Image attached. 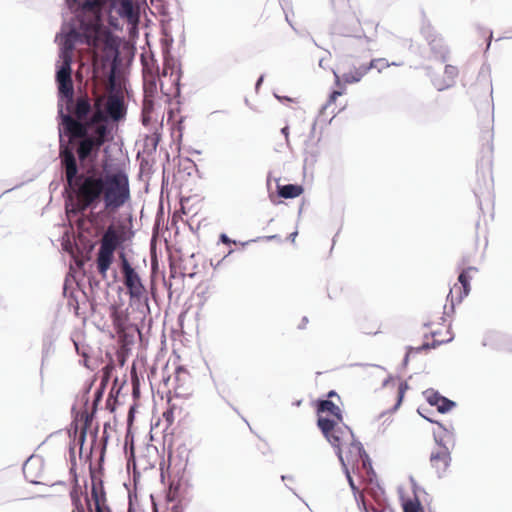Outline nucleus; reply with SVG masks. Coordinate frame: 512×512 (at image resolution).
I'll list each match as a JSON object with an SVG mask.
<instances>
[{"label": "nucleus", "mask_w": 512, "mask_h": 512, "mask_svg": "<svg viewBox=\"0 0 512 512\" xmlns=\"http://www.w3.org/2000/svg\"><path fill=\"white\" fill-rule=\"evenodd\" d=\"M142 66L143 92L141 120L144 126L158 122L155 111L154 98L157 94V83L159 80L161 92L169 99L180 94L181 70L173 58H165L163 69L159 74V68L150 49H144L140 55Z\"/></svg>", "instance_id": "f257e3e1"}, {"label": "nucleus", "mask_w": 512, "mask_h": 512, "mask_svg": "<svg viewBox=\"0 0 512 512\" xmlns=\"http://www.w3.org/2000/svg\"><path fill=\"white\" fill-rule=\"evenodd\" d=\"M114 326L117 330L121 347L115 353V358H111L109 364L105 367V377L114 378L109 397L107 399V408L115 413L118 408H123L126 404L127 392L124 391L126 384V370L124 364L128 353L127 348V319L122 312H114Z\"/></svg>", "instance_id": "f03ea898"}, {"label": "nucleus", "mask_w": 512, "mask_h": 512, "mask_svg": "<svg viewBox=\"0 0 512 512\" xmlns=\"http://www.w3.org/2000/svg\"><path fill=\"white\" fill-rule=\"evenodd\" d=\"M424 325L429 329V334L432 341L429 342V337L427 334H425L426 340L420 346L408 347L405 360L414 354L430 349H435L442 344L452 341L453 334L451 332L450 324L444 317V313L437 312V316L435 317L432 314H428Z\"/></svg>", "instance_id": "7ed1b4c3"}, {"label": "nucleus", "mask_w": 512, "mask_h": 512, "mask_svg": "<svg viewBox=\"0 0 512 512\" xmlns=\"http://www.w3.org/2000/svg\"><path fill=\"white\" fill-rule=\"evenodd\" d=\"M317 425L327 441L336 449L341 463H344V446H347L355 437L352 430L342 422L329 420L328 417L319 416Z\"/></svg>", "instance_id": "20e7f679"}, {"label": "nucleus", "mask_w": 512, "mask_h": 512, "mask_svg": "<svg viewBox=\"0 0 512 512\" xmlns=\"http://www.w3.org/2000/svg\"><path fill=\"white\" fill-rule=\"evenodd\" d=\"M70 498L73 505L72 512H93L91 500L87 493L82 491L80 486L76 485L72 488ZM91 498L94 503L95 512H110L108 507L105 506L102 483L96 482L94 478H92L91 484Z\"/></svg>", "instance_id": "39448f33"}, {"label": "nucleus", "mask_w": 512, "mask_h": 512, "mask_svg": "<svg viewBox=\"0 0 512 512\" xmlns=\"http://www.w3.org/2000/svg\"><path fill=\"white\" fill-rule=\"evenodd\" d=\"M71 188L76 194L77 209L84 211L101 196L104 189L103 178L81 175Z\"/></svg>", "instance_id": "423d86ee"}, {"label": "nucleus", "mask_w": 512, "mask_h": 512, "mask_svg": "<svg viewBox=\"0 0 512 512\" xmlns=\"http://www.w3.org/2000/svg\"><path fill=\"white\" fill-rule=\"evenodd\" d=\"M104 119L103 113L100 109H97L89 124L91 134L85 137L78 147L77 152L80 160H85L94 148H99L105 142L108 131L106 125L103 124Z\"/></svg>", "instance_id": "0eeeda50"}, {"label": "nucleus", "mask_w": 512, "mask_h": 512, "mask_svg": "<svg viewBox=\"0 0 512 512\" xmlns=\"http://www.w3.org/2000/svg\"><path fill=\"white\" fill-rule=\"evenodd\" d=\"M103 194L107 208L121 206L128 196V182L124 176L117 174L107 175L103 178Z\"/></svg>", "instance_id": "6e6552de"}, {"label": "nucleus", "mask_w": 512, "mask_h": 512, "mask_svg": "<svg viewBox=\"0 0 512 512\" xmlns=\"http://www.w3.org/2000/svg\"><path fill=\"white\" fill-rule=\"evenodd\" d=\"M122 241V234L114 227L110 226L101 239V246L97 257L98 271L105 275L109 269L116 248Z\"/></svg>", "instance_id": "1a4fd4ad"}, {"label": "nucleus", "mask_w": 512, "mask_h": 512, "mask_svg": "<svg viewBox=\"0 0 512 512\" xmlns=\"http://www.w3.org/2000/svg\"><path fill=\"white\" fill-rule=\"evenodd\" d=\"M198 272V262L196 260L195 254H191L188 256H179L178 258L171 256L170 257V276L167 281H164L166 288L171 294L172 289V279L176 277H194Z\"/></svg>", "instance_id": "9d476101"}, {"label": "nucleus", "mask_w": 512, "mask_h": 512, "mask_svg": "<svg viewBox=\"0 0 512 512\" xmlns=\"http://www.w3.org/2000/svg\"><path fill=\"white\" fill-rule=\"evenodd\" d=\"M369 72V67L364 64H353L349 71L343 72L341 76L337 73L335 75V84L339 88V90L333 91L328 99L327 106L335 103L337 98L344 93V85L345 84H353L361 81V79Z\"/></svg>", "instance_id": "9b49d317"}, {"label": "nucleus", "mask_w": 512, "mask_h": 512, "mask_svg": "<svg viewBox=\"0 0 512 512\" xmlns=\"http://www.w3.org/2000/svg\"><path fill=\"white\" fill-rule=\"evenodd\" d=\"M343 457H344V463H341V464L345 468L347 478H348L351 488L353 490H356V487H355L354 482L349 474L347 467L349 465L355 466L359 462L362 463V466L364 468H366L367 465H369V467H371L368 455L366 454L361 442L356 440L354 437L353 441H351L347 446H344Z\"/></svg>", "instance_id": "f8f14e48"}, {"label": "nucleus", "mask_w": 512, "mask_h": 512, "mask_svg": "<svg viewBox=\"0 0 512 512\" xmlns=\"http://www.w3.org/2000/svg\"><path fill=\"white\" fill-rule=\"evenodd\" d=\"M477 269L475 267H468L463 269L458 277L459 284H454V286L450 289L447 298L450 299L452 306L455 302L460 303L470 292V279L471 272H476Z\"/></svg>", "instance_id": "ddd939ff"}, {"label": "nucleus", "mask_w": 512, "mask_h": 512, "mask_svg": "<svg viewBox=\"0 0 512 512\" xmlns=\"http://www.w3.org/2000/svg\"><path fill=\"white\" fill-rule=\"evenodd\" d=\"M105 119L103 122L107 119V117H110L114 121H118L125 116L126 108L124 105V99L122 95H119L118 93L111 92L105 103V113L100 110Z\"/></svg>", "instance_id": "4468645a"}, {"label": "nucleus", "mask_w": 512, "mask_h": 512, "mask_svg": "<svg viewBox=\"0 0 512 512\" xmlns=\"http://www.w3.org/2000/svg\"><path fill=\"white\" fill-rule=\"evenodd\" d=\"M71 64L72 62H70L69 57H67L66 60L62 61V64L56 74L59 92L66 97H71L73 95Z\"/></svg>", "instance_id": "2eb2a0df"}, {"label": "nucleus", "mask_w": 512, "mask_h": 512, "mask_svg": "<svg viewBox=\"0 0 512 512\" xmlns=\"http://www.w3.org/2000/svg\"><path fill=\"white\" fill-rule=\"evenodd\" d=\"M451 455L446 446L439 445L430 454V465L438 476H442L450 466Z\"/></svg>", "instance_id": "dca6fc26"}, {"label": "nucleus", "mask_w": 512, "mask_h": 512, "mask_svg": "<svg viewBox=\"0 0 512 512\" xmlns=\"http://www.w3.org/2000/svg\"><path fill=\"white\" fill-rule=\"evenodd\" d=\"M60 157H61L62 165L65 168V175H66L67 183L70 187H72L73 184L75 183V181H77V179L79 177V176H77L78 167H77L75 156L71 149H69L68 147H65V148L61 149Z\"/></svg>", "instance_id": "f3484780"}, {"label": "nucleus", "mask_w": 512, "mask_h": 512, "mask_svg": "<svg viewBox=\"0 0 512 512\" xmlns=\"http://www.w3.org/2000/svg\"><path fill=\"white\" fill-rule=\"evenodd\" d=\"M168 408L163 412V419L166 422V429L171 427L175 422L176 418H184L186 414L184 413V404L185 401L176 397V399L168 398Z\"/></svg>", "instance_id": "a211bd4d"}, {"label": "nucleus", "mask_w": 512, "mask_h": 512, "mask_svg": "<svg viewBox=\"0 0 512 512\" xmlns=\"http://www.w3.org/2000/svg\"><path fill=\"white\" fill-rule=\"evenodd\" d=\"M146 0H130V59L134 55L133 40L136 35V24L138 22V14L142 6H146Z\"/></svg>", "instance_id": "6ab92c4d"}, {"label": "nucleus", "mask_w": 512, "mask_h": 512, "mask_svg": "<svg viewBox=\"0 0 512 512\" xmlns=\"http://www.w3.org/2000/svg\"><path fill=\"white\" fill-rule=\"evenodd\" d=\"M424 395L427 402L431 406H436L437 410L441 413H446L455 406V403L453 401L443 397L436 391L427 390L424 392Z\"/></svg>", "instance_id": "aec40b11"}, {"label": "nucleus", "mask_w": 512, "mask_h": 512, "mask_svg": "<svg viewBox=\"0 0 512 512\" xmlns=\"http://www.w3.org/2000/svg\"><path fill=\"white\" fill-rule=\"evenodd\" d=\"M459 70L456 66L453 65H446L444 68L443 76L436 77L434 79V86L439 90H444L449 87H451L454 83L456 78L458 77Z\"/></svg>", "instance_id": "412c9836"}, {"label": "nucleus", "mask_w": 512, "mask_h": 512, "mask_svg": "<svg viewBox=\"0 0 512 512\" xmlns=\"http://www.w3.org/2000/svg\"><path fill=\"white\" fill-rule=\"evenodd\" d=\"M159 142V137L156 133L145 136L141 141L136 142L137 154L139 157L152 156L156 151Z\"/></svg>", "instance_id": "4be33fe9"}, {"label": "nucleus", "mask_w": 512, "mask_h": 512, "mask_svg": "<svg viewBox=\"0 0 512 512\" xmlns=\"http://www.w3.org/2000/svg\"><path fill=\"white\" fill-rule=\"evenodd\" d=\"M317 413L327 414L328 416H331V418H328L329 420H334L338 422H342L343 420L341 410L339 406L333 402V400L325 399L318 401Z\"/></svg>", "instance_id": "5701e85b"}, {"label": "nucleus", "mask_w": 512, "mask_h": 512, "mask_svg": "<svg viewBox=\"0 0 512 512\" xmlns=\"http://www.w3.org/2000/svg\"><path fill=\"white\" fill-rule=\"evenodd\" d=\"M63 125L65 130L73 136L84 137L86 134L85 126L70 115L63 116Z\"/></svg>", "instance_id": "b1692460"}, {"label": "nucleus", "mask_w": 512, "mask_h": 512, "mask_svg": "<svg viewBox=\"0 0 512 512\" xmlns=\"http://www.w3.org/2000/svg\"><path fill=\"white\" fill-rule=\"evenodd\" d=\"M388 389L390 390V394L392 395L393 400H394V404H393L391 410L395 411L399 408V406L402 403L404 394L407 389V385L405 383L400 382L398 384H392V385L388 386Z\"/></svg>", "instance_id": "393cba45"}, {"label": "nucleus", "mask_w": 512, "mask_h": 512, "mask_svg": "<svg viewBox=\"0 0 512 512\" xmlns=\"http://www.w3.org/2000/svg\"><path fill=\"white\" fill-rule=\"evenodd\" d=\"M145 294V287L137 273L130 267V297H141Z\"/></svg>", "instance_id": "a878e982"}, {"label": "nucleus", "mask_w": 512, "mask_h": 512, "mask_svg": "<svg viewBox=\"0 0 512 512\" xmlns=\"http://www.w3.org/2000/svg\"><path fill=\"white\" fill-rule=\"evenodd\" d=\"M303 193V188L300 185L287 184L283 186H278V194L282 198H296Z\"/></svg>", "instance_id": "bb28decb"}, {"label": "nucleus", "mask_w": 512, "mask_h": 512, "mask_svg": "<svg viewBox=\"0 0 512 512\" xmlns=\"http://www.w3.org/2000/svg\"><path fill=\"white\" fill-rule=\"evenodd\" d=\"M76 36V33H70L64 41L63 48L61 50V59L62 61L66 60L69 57L70 62L73 60V50H74V42L73 37Z\"/></svg>", "instance_id": "cd10ccee"}, {"label": "nucleus", "mask_w": 512, "mask_h": 512, "mask_svg": "<svg viewBox=\"0 0 512 512\" xmlns=\"http://www.w3.org/2000/svg\"><path fill=\"white\" fill-rule=\"evenodd\" d=\"M90 111V103L87 99L79 98L75 107V115L78 119L86 118Z\"/></svg>", "instance_id": "c85d7f7f"}, {"label": "nucleus", "mask_w": 512, "mask_h": 512, "mask_svg": "<svg viewBox=\"0 0 512 512\" xmlns=\"http://www.w3.org/2000/svg\"><path fill=\"white\" fill-rule=\"evenodd\" d=\"M366 65L369 67V71L371 69H376L379 73H381L383 70L389 68L391 65H397L396 63H389L387 59L385 58H375L372 59L369 63H366Z\"/></svg>", "instance_id": "c756f323"}, {"label": "nucleus", "mask_w": 512, "mask_h": 512, "mask_svg": "<svg viewBox=\"0 0 512 512\" xmlns=\"http://www.w3.org/2000/svg\"><path fill=\"white\" fill-rule=\"evenodd\" d=\"M137 161L140 165V175H148L152 168V156L139 157L137 154Z\"/></svg>", "instance_id": "7c9ffc66"}, {"label": "nucleus", "mask_w": 512, "mask_h": 512, "mask_svg": "<svg viewBox=\"0 0 512 512\" xmlns=\"http://www.w3.org/2000/svg\"><path fill=\"white\" fill-rule=\"evenodd\" d=\"M361 330L367 335H376L381 330V323L379 321H374L372 323L364 321L361 324Z\"/></svg>", "instance_id": "2f4dec72"}, {"label": "nucleus", "mask_w": 512, "mask_h": 512, "mask_svg": "<svg viewBox=\"0 0 512 512\" xmlns=\"http://www.w3.org/2000/svg\"><path fill=\"white\" fill-rule=\"evenodd\" d=\"M404 512H422L423 509L421 507L420 502L417 499L408 500L403 504Z\"/></svg>", "instance_id": "473e14b6"}, {"label": "nucleus", "mask_w": 512, "mask_h": 512, "mask_svg": "<svg viewBox=\"0 0 512 512\" xmlns=\"http://www.w3.org/2000/svg\"><path fill=\"white\" fill-rule=\"evenodd\" d=\"M130 375L132 380V388H133V397L134 399L139 398V379L135 373L134 366L130 369Z\"/></svg>", "instance_id": "72a5a7b5"}, {"label": "nucleus", "mask_w": 512, "mask_h": 512, "mask_svg": "<svg viewBox=\"0 0 512 512\" xmlns=\"http://www.w3.org/2000/svg\"><path fill=\"white\" fill-rule=\"evenodd\" d=\"M122 259V274H123V283L128 287V260L125 254H121Z\"/></svg>", "instance_id": "f704fd0d"}, {"label": "nucleus", "mask_w": 512, "mask_h": 512, "mask_svg": "<svg viewBox=\"0 0 512 512\" xmlns=\"http://www.w3.org/2000/svg\"><path fill=\"white\" fill-rule=\"evenodd\" d=\"M187 376H188V371L185 368H183L182 366L176 367V369H175L176 382L184 381Z\"/></svg>", "instance_id": "c9c22d12"}, {"label": "nucleus", "mask_w": 512, "mask_h": 512, "mask_svg": "<svg viewBox=\"0 0 512 512\" xmlns=\"http://www.w3.org/2000/svg\"><path fill=\"white\" fill-rule=\"evenodd\" d=\"M94 34L95 36L92 38L90 36H87V44L90 45V46H93V47H97L98 46V40H99V31L97 29H95L94 31Z\"/></svg>", "instance_id": "e433bc0d"}, {"label": "nucleus", "mask_w": 512, "mask_h": 512, "mask_svg": "<svg viewBox=\"0 0 512 512\" xmlns=\"http://www.w3.org/2000/svg\"><path fill=\"white\" fill-rule=\"evenodd\" d=\"M120 14L128 17V0H121Z\"/></svg>", "instance_id": "4c0bfd02"}, {"label": "nucleus", "mask_w": 512, "mask_h": 512, "mask_svg": "<svg viewBox=\"0 0 512 512\" xmlns=\"http://www.w3.org/2000/svg\"><path fill=\"white\" fill-rule=\"evenodd\" d=\"M282 134L285 136L286 142H289V127L285 126L281 129Z\"/></svg>", "instance_id": "58836bf2"}, {"label": "nucleus", "mask_w": 512, "mask_h": 512, "mask_svg": "<svg viewBox=\"0 0 512 512\" xmlns=\"http://www.w3.org/2000/svg\"><path fill=\"white\" fill-rule=\"evenodd\" d=\"M334 397H336V398H338V399H339L338 394H337L335 391H333V390H332V391H330V392L327 394V399H329V400H332V398H334Z\"/></svg>", "instance_id": "ea45409f"}, {"label": "nucleus", "mask_w": 512, "mask_h": 512, "mask_svg": "<svg viewBox=\"0 0 512 512\" xmlns=\"http://www.w3.org/2000/svg\"><path fill=\"white\" fill-rule=\"evenodd\" d=\"M220 238H221V241H222L223 243H225V244H230V243H231V240H230V239L228 238V236H227V235H225V234H222Z\"/></svg>", "instance_id": "a19ab883"}, {"label": "nucleus", "mask_w": 512, "mask_h": 512, "mask_svg": "<svg viewBox=\"0 0 512 512\" xmlns=\"http://www.w3.org/2000/svg\"><path fill=\"white\" fill-rule=\"evenodd\" d=\"M124 451H125V453H127V451H128V432L126 433V435L124 437Z\"/></svg>", "instance_id": "79ce46f5"}, {"label": "nucleus", "mask_w": 512, "mask_h": 512, "mask_svg": "<svg viewBox=\"0 0 512 512\" xmlns=\"http://www.w3.org/2000/svg\"><path fill=\"white\" fill-rule=\"evenodd\" d=\"M133 412H134V407H130V418H129L130 425L132 424V421H133Z\"/></svg>", "instance_id": "37998d69"}, {"label": "nucleus", "mask_w": 512, "mask_h": 512, "mask_svg": "<svg viewBox=\"0 0 512 512\" xmlns=\"http://www.w3.org/2000/svg\"><path fill=\"white\" fill-rule=\"evenodd\" d=\"M84 437H85V429H82L81 433H80V439H79L81 443L83 442Z\"/></svg>", "instance_id": "c03bdc74"}, {"label": "nucleus", "mask_w": 512, "mask_h": 512, "mask_svg": "<svg viewBox=\"0 0 512 512\" xmlns=\"http://www.w3.org/2000/svg\"><path fill=\"white\" fill-rule=\"evenodd\" d=\"M172 512H183V511H182V508H180L179 506H174L172 509Z\"/></svg>", "instance_id": "a18cd8bd"}, {"label": "nucleus", "mask_w": 512, "mask_h": 512, "mask_svg": "<svg viewBox=\"0 0 512 512\" xmlns=\"http://www.w3.org/2000/svg\"><path fill=\"white\" fill-rule=\"evenodd\" d=\"M507 350H508L509 352H512V340L509 342L508 347H507Z\"/></svg>", "instance_id": "49530a36"}, {"label": "nucleus", "mask_w": 512, "mask_h": 512, "mask_svg": "<svg viewBox=\"0 0 512 512\" xmlns=\"http://www.w3.org/2000/svg\"><path fill=\"white\" fill-rule=\"evenodd\" d=\"M134 483H135V486L137 485V478H136V471L134 470Z\"/></svg>", "instance_id": "de8ad7c7"}, {"label": "nucleus", "mask_w": 512, "mask_h": 512, "mask_svg": "<svg viewBox=\"0 0 512 512\" xmlns=\"http://www.w3.org/2000/svg\"><path fill=\"white\" fill-rule=\"evenodd\" d=\"M262 80H263V78H262V77L258 80V82H257V87H258L260 84H262Z\"/></svg>", "instance_id": "09e8293b"}, {"label": "nucleus", "mask_w": 512, "mask_h": 512, "mask_svg": "<svg viewBox=\"0 0 512 512\" xmlns=\"http://www.w3.org/2000/svg\"><path fill=\"white\" fill-rule=\"evenodd\" d=\"M132 454H133V447H132V445H130V455L132 456Z\"/></svg>", "instance_id": "8fccbe9b"}, {"label": "nucleus", "mask_w": 512, "mask_h": 512, "mask_svg": "<svg viewBox=\"0 0 512 512\" xmlns=\"http://www.w3.org/2000/svg\"><path fill=\"white\" fill-rule=\"evenodd\" d=\"M99 105H100V99H98L96 102V106H99Z\"/></svg>", "instance_id": "3c124183"}, {"label": "nucleus", "mask_w": 512, "mask_h": 512, "mask_svg": "<svg viewBox=\"0 0 512 512\" xmlns=\"http://www.w3.org/2000/svg\"><path fill=\"white\" fill-rule=\"evenodd\" d=\"M130 512H132V511L130 510Z\"/></svg>", "instance_id": "603ef678"}]
</instances>
